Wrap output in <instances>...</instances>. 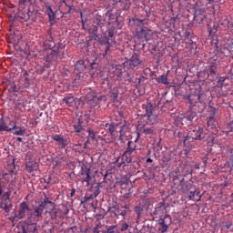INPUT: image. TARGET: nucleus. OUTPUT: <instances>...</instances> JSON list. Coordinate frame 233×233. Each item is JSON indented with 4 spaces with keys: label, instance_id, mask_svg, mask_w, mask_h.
I'll return each instance as SVG.
<instances>
[{
    "label": "nucleus",
    "instance_id": "obj_7",
    "mask_svg": "<svg viewBox=\"0 0 233 233\" xmlns=\"http://www.w3.org/2000/svg\"><path fill=\"white\" fill-rule=\"evenodd\" d=\"M0 207L5 212H10V207H12V201L10 200V191L5 192L1 198Z\"/></svg>",
    "mask_w": 233,
    "mask_h": 233
},
{
    "label": "nucleus",
    "instance_id": "obj_60",
    "mask_svg": "<svg viewBox=\"0 0 233 233\" xmlns=\"http://www.w3.org/2000/svg\"><path fill=\"white\" fill-rule=\"evenodd\" d=\"M137 139H139V133H137V139L135 140V143H137Z\"/></svg>",
    "mask_w": 233,
    "mask_h": 233
},
{
    "label": "nucleus",
    "instance_id": "obj_29",
    "mask_svg": "<svg viewBox=\"0 0 233 233\" xmlns=\"http://www.w3.org/2000/svg\"><path fill=\"white\" fill-rule=\"evenodd\" d=\"M87 132H88V137H87V139L88 140H92L94 141V139H96V133L92 130V129H87Z\"/></svg>",
    "mask_w": 233,
    "mask_h": 233
},
{
    "label": "nucleus",
    "instance_id": "obj_17",
    "mask_svg": "<svg viewBox=\"0 0 233 233\" xmlns=\"http://www.w3.org/2000/svg\"><path fill=\"white\" fill-rule=\"evenodd\" d=\"M46 14L48 15L49 21H56V13H54V10H52V7L50 5L46 6Z\"/></svg>",
    "mask_w": 233,
    "mask_h": 233
},
{
    "label": "nucleus",
    "instance_id": "obj_41",
    "mask_svg": "<svg viewBox=\"0 0 233 233\" xmlns=\"http://www.w3.org/2000/svg\"><path fill=\"white\" fill-rule=\"evenodd\" d=\"M75 130L76 132H81V130H83V127H81V125L75 126Z\"/></svg>",
    "mask_w": 233,
    "mask_h": 233
},
{
    "label": "nucleus",
    "instance_id": "obj_61",
    "mask_svg": "<svg viewBox=\"0 0 233 233\" xmlns=\"http://www.w3.org/2000/svg\"><path fill=\"white\" fill-rule=\"evenodd\" d=\"M140 34H145L144 29H141Z\"/></svg>",
    "mask_w": 233,
    "mask_h": 233
},
{
    "label": "nucleus",
    "instance_id": "obj_9",
    "mask_svg": "<svg viewBox=\"0 0 233 233\" xmlns=\"http://www.w3.org/2000/svg\"><path fill=\"white\" fill-rule=\"evenodd\" d=\"M9 127H12L14 136H25V127H17V122L9 121Z\"/></svg>",
    "mask_w": 233,
    "mask_h": 233
},
{
    "label": "nucleus",
    "instance_id": "obj_58",
    "mask_svg": "<svg viewBox=\"0 0 233 233\" xmlns=\"http://www.w3.org/2000/svg\"><path fill=\"white\" fill-rule=\"evenodd\" d=\"M200 22L199 23H203V19H205V16H199Z\"/></svg>",
    "mask_w": 233,
    "mask_h": 233
},
{
    "label": "nucleus",
    "instance_id": "obj_56",
    "mask_svg": "<svg viewBox=\"0 0 233 233\" xmlns=\"http://www.w3.org/2000/svg\"><path fill=\"white\" fill-rule=\"evenodd\" d=\"M230 161L233 163V153H231L230 157H229Z\"/></svg>",
    "mask_w": 233,
    "mask_h": 233
},
{
    "label": "nucleus",
    "instance_id": "obj_42",
    "mask_svg": "<svg viewBox=\"0 0 233 233\" xmlns=\"http://www.w3.org/2000/svg\"><path fill=\"white\" fill-rule=\"evenodd\" d=\"M15 168V167L14 166V164L9 165V174H13Z\"/></svg>",
    "mask_w": 233,
    "mask_h": 233
},
{
    "label": "nucleus",
    "instance_id": "obj_30",
    "mask_svg": "<svg viewBox=\"0 0 233 233\" xmlns=\"http://www.w3.org/2000/svg\"><path fill=\"white\" fill-rule=\"evenodd\" d=\"M226 48H228V50H233V38L228 39Z\"/></svg>",
    "mask_w": 233,
    "mask_h": 233
},
{
    "label": "nucleus",
    "instance_id": "obj_12",
    "mask_svg": "<svg viewBox=\"0 0 233 233\" xmlns=\"http://www.w3.org/2000/svg\"><path fill=\"white\" fill-rule=\"evenodd\" d=\"M190 201H201V192L199 189H195L194 191H190L187 196Z\"/></svg>",
    "mask_w": 233,
    "mask_h": 233
},
{
    "label": "nucleus",
    "instance_id": "obj_64",
    "mask_svg": "<svg viewBox=\"0 0 233 233\" xmlns=\"http://www.w3.org/2000/svg\"><path fill=\"white\" fill-rule=\"evenodd\" d=\"M114 97H117V94H115V95H114Z\"/></svg>",
    "mask_w": 233,
    "mask_h": 233
},
{
    "label": "nucleus",
    "instance_id": "obj_18",
    "mask_svg": "<svg viewBox=\"0 0 233 233\" xmlns=\"http://www.w3.org/2000/svg\"><path fill=\"white\" fill-rule=\"evenodd\" d=\"M86 148V143H85L84 145L76 144L74 146V149L76 150V152H79V154H83Z\"/></svg>",
    "mask_w": 233,
    "mask_h": 233
},
{
    "label": "nucleus",
    "instance_id": "obj_10",
    "mask_svg": "<svg viewBox=\"0 0 233 233\" xmlns=\"http://www.w3.org/2000/svg\"><path fill=\"white\" fill-rule=\"evenodd\" d=\"M21 231L19 233H34L37 228V224L31 219V224L27 225L26 228L21 226Z\"/></svg>",
    "mask_w": 233,
    "mask_h": 233
},
{
    "label": "nucleus",
    "instance_id": "obj_39",
    "mask_svg": "<svg viewBox=\"0 0 233 233\" xmlns=\"http://www.w3.org/2000/svg\"><path fill=\"white\" fill-rule=\"evenodd\" d=\"M230 227H232V223L225 224V225L222 227V230H228V228H230Z\"/></svg>",
    "mask_w": 233,
    "mask_h": 233
},
{
    "label": "nucleus",
    "instance_id": "obj_37",
    "mask_svg": "<svg viewBox=\"0 0 233 233\" xmlns=\"http://www.w3.org/2000/svg\"><path fill=\"white\" fill-rule=\"evenodd\" d=\"M80 17H81L82 26L83 28H85V23H86V19H85V17L83 16V12H80Z\"/></svg>",
    "mask_w": 233,
    "mask_h": 233
},
{
    "label": "nucleus",
    "instance_id": "obj_1",
    "mask_svg": "<svg viewBox=\"0 0 233 233\" xmlns=\"http://www.w3.org/2000/svg\"><path fill=\"white\" fill-rule=\"evenodd\" d=\"M48 206L54 207V204L48 199V197H45L42 201L38 202V205L35 208L33 213H31L30 219L37 223V221L42 219L43 212H45L46 208H48Z\"/></svg>",
    "mask_w": 233,
    "mask_h": 233
},
{
    "label": "nucleus",
    "instance_id": "obj_25",
    "mask_svg": "<svg viewBox=\"0 0 233 233\" xmlns=\"http://www.w3.org/2000/svg\"><path fill=\"white\" fill-rule=\"evenodd\" d=\"M19 19L22 21H29L30 20V14L28 12L22 13L19 15Z\"/></svg>",
    "mask_w": 233,
    "mask_h": 233
},
{
    "label": "nucleus",
    "instance_id": "obj_35",
    "mask_svg": "<svg viewBox=\"0 0 233 233\" xmlns=\"http://www.w3.org/2000/svg\"><path fill=\"white\" fill-rule=\"evenodd\" d=\"M191 54H197L198 52V45L196 43L192 42L191 43Z\"/></svg>",
    "mask_w": 233,
    "mask_h": 233
},
{
    "label": "nucleus",
    "instance_id": "obj_36",
    "mask_svg": "<svg viewBox=\"0 0 233 233\" xmlns=\"http://www.w3.org/2000/svg\"><path fill=\"white\" fill-rule=\"evenodd\" d=\"M135 211H136V213L137 214V216H138V218H139V216H141V212H143V208H141V207H136V208H135Z\"/></svg>",
    "mask_w": 233,
    "mask_h": 233
},
{
    "label": "nucleus",
    "instance_id": "obj_52",
    "mask_svg": "<svg viewBox=\"0 0 233 233\" xmlns=\"http://www.w3.org/2000/svg\"><path fill=\"white\" fill-rule=\"evenodd\" d=\"M209 5H214L216 3V0H208Z\"/></svg>",
    "mask_w": 233,
    "mask_h": 233
},
{
    "label": "nucleus",
    "instance_id": "obj_27",
    "mask_svg": "<svg viewBox=\"0 0 233 233\" xmlns=\"http://www.w3.org/2000/svg\"><path fill=\"white\" fill-rule=\"evenodd\" d=\"M24 77H25V87L30 86V78L28 75V71L24 72Z\"/></svg>",
    "mask_w": 233,
    "mask_h": 233
},
{
    "label": "nucleus",
    "instance_id": "obj_34",
    "mask_svg": "<svg viewBox=\"0 0 233 233\" xmlns=\"http://www.w3.org/2000/svg\"><path fill=\"white\" fill-rule=\"evenodd\" d=\"M227 79H228V76H220L218 78V85H219V86H223V83H225Z\"/></svg>",
    "mask_w": 233,
    "mask_h": 233
},
{
    "label": "nucleus",
    "instance_id": "obj_53",
    "mask_svg": "<svg viewBox=\"0 0 233 233\" xmlns=\"http://www.w3.org/2000/svg\"><path fill=\"white\" fill-rule=\"evenodd\" d=\"M153 161H154V160H153L152 158H147V163H153Z\"/></svg>",
    "mask_w": 233,
    "mask_h": 233
},
{
    "label": "nucleus",
    "instance_id": "obj_48",
    "mask_svg": "<svg viewBox=\"0 0 233 233\" xmlns=\"http://www.w3.org/2000/svg\"><path fill=\"white\" fill-rule=\"evenodd\" d=\"M120 216H122L123 218H125L127 216V210H123L121 213H120Z\"/></svg>",
    "mask_w": 233,
    "mask_h": 233
},
{
    "label": "nucleus",
    "instance_id": "obj_62",
    "mask_svg": "<svg viewBox=\"0 0 233 233\" xmlns=\"http://www.w3.org/2000/svg\"><path fill=\"white\" fill-rule=\"evenodd\" d=\"M74 194H76V191H72V192H71V196H72V197L74 196Z\"/></svg>",
    "mask_w": 233,
    "mask_h": 233
},
{
    "label": "nucleus",
    "instance_id": "obj_22",
    "mask_svg": "<svg viewBox=\"0 0 233 233\" xmlns=\"http://www.w3.org/2000/svg\"><path fill=\"white\" fill-rule=\"evenodd\" d=\"M142 134H145L146 136H152V134H154V129L152 127H147V126H144L142 128Z\"/></svg>",
    "mask_w": 233,
    "mask_h": 233
},
{
    "label": "nucleus",
    "instance_id": "obj_21",
    "mask_svg": "<svg viewBox=\"0 0 233 233\" xmlns=\"http://www.w3.org/2000/svg\"><path fill=\"white\" fill-rule=\"evenodd\" d=\"M0 132H12V126H6L5 122L0 124Z\"/></svg>",
    "mask_w": 233,
    "mask_h": 233
},
{
    "label": "nucleus",
    "instance_id": "obj_44",
    "mask_svg": "<svg viewBox=\"0 0 233 233\" xmlns=\"http://www.w3.org/2000/svg\"><path fill=\"white\" fill-rule=\"evenodd\" d=\"M93 232H94V233H99V226H96V227L93 228Z\"/></svg>",
    "mask_w": 233,
    "mask_h": 233
},
{
    "label": "nucleus",
    "instance_id": "obj_33",
    "mask_svg": "<svg viewBox=\"0 0 233 233\" xmlns=\"http://www.w3.org/2000/svg\"><path fill=\"white\" fill-rule=\"evenodd\" d=\"M114 32H116L115 27H111L106 30L107 37H114Z\"/></svg>",
    "mask_w": 233,
    "mask_h": 233
},
{
    "label": "nucleus",
    "instance_id": "obj_46",
    "mask_svg": "<svg viewBox=\"0 0 233 233\" xmlns=\"http://www.w3.org/2000/svg\"><path fill=\"white\" fill-rule=\"evenodd\" d=\"M92 101L94 102L93 106H96L97 105V98L96 96H93V100Z\"/></svg>",
    "mask_w": 233,
    "mask_h": 233
},
{
    "label": "nucleus",
    "instance_id": "obj_8",
    "mask_svg": "<svg viewBox=\"0 0 233 233\" xmlns=\"http://www.w3.org/2000/svg\"><path fill=\"white\" fill-rule=\"evenodd\" d=\"M61 59H63V53L59 50H52L46 56L47 63H56V61H61Z\"/></svg>",
    "mask_w": 233,
    "mask_h": 233
},
{
    "label": "nucleus",
    "instance_id": "obj_19",
    "mask_svg": "<svg viewBox=\"0 0 233 233\" xmlns=\"http://www.w3.org/2000/svg\"><path fill=\"white\" fill-rule=\"evenodd\" d=\"M158 225H161V232L162 233H165L168 230V225H167L165 218H159Z\"/></svg>",
    "mask_w": 233,
    "mask_h": 233
},
{
    "label": "nucleus",
    "instance_id": "obj_31",
    "mask_svg": "<svg viewBox=\"0 0 233 233\" xmlns=\"http://www.w3.org/2000/svg\"><path fill=\"white\" fill-rule=\"evenodd\" d=\"M196 117V113L195 112H189L185 118L187 121H192Z\"/></svg>",
    "mask_w": 233,
    "mask_h": 233
},
{
    "label": "nucleus",
    "instance_id": "obj_6",
    "mask_svg": "<svg viewBox=\"0 0 233 233\" xmlns=\"http://www.w3.org/2000/svg\"><path fill=\"white\" fill-rule=\"evenodd\" d=\"M81 183H86V187L90 186V181H92V171L88 167H82L80 175Z\"/></svg>",
    "mask_w": 233,
    "mask_h": 233
},
{
    "label": "nucleus",
    "instance_id": "obj_32",
    "mask_svg": "<svg viewBox=\"0 0 233 233\" xmlns=\"http://www.w3.org/2000/svg\"><path fill=\"white\" fill-rule=\"evenodd\" d=\"M116 228H117V226H109L107 228L106 233H117V230H116Z\"/></svg>",
    "mask_w": 233,
    "mask_h": 233
},
{
    "label": "nucleus",
    "instance_id": "obj_13",
    "mask_svg": "<svg viewBox=\"0 0 233 233\" xmlns=\"http://www.w3.org/2000/svg\"><path fill=\"white\" fill-rule=\"evenodd\" d=\"M216 109H212L211 114L208 118V128H214L216 127Z\"/></svg>",
    "mask_w": 233,
    "mask_h": 233
},
{
    "label": "nucleus",
    "instance_id": "obj_63",
    "mask_svg": "<svg viewBox=\"0 0 233 233\" xmlns=\"http://www.w3.org/2000/svg\"><path fill=\"white\" fill-rule=\"evenodd\" d=\"M90 199V197L86 198V201H88Z\"/></svg>",
    "mask_w": 233,
    "mask_h": 233
},
{
    "label": "nucleus",
    "instance_id": "obj_5",
    "mask_svg": "<svg viewBox=\"0 0 233 233\" xmlns=\"http://www.w3.org/2000/svg\"><path fill=\"white\" fill-rule=\"evenodd\" d=\"M106 128L109 130L110 135L112 137H119L120 141H123V129H119V126H114L112 124H106ZM119 130V131H117Z\"/></svg>",
    "mask_w": 233,
    "mask_h": 233
},
{
    "label": "nucleus",
    "instance_id": "obj_47",
    "mask_svg": "<svg viewBox=\"0 0 233 233\" xmlns=\"http://www.w3.org/2000/svg\"><path fill=\"white\" fill-rule=\"evenodd\" d=\"M133 21H137V23H140V25H143L145 20H140V19H133Z\"/></svg>",
    "mask_w": 233,
    "mask_h": 233
},
{
    "label": "nucleus",
    "instance_id": "obj_28",
    "mask_svg": "<svg viewBox=\"0 0 233 233\" xmlns=\"http://www.w3.org/2000/svg\"><path fill=\"white\" fill-rule=\"evenodd\" d=\"M216 70H218V66L216 64H210L209 66V73L213 76H216Z\"/></svg>",
    "mask_w": 233,
    "mask_h": 233
},
{
    "label": "nucleus",
    "instance_id": "obj_49",
    "mask_svg": "<svg viewBox=\"0 0 233 233\" xmlns=\"http://www.w3.org/2000/svg\"><path fill=\"white\" fill-rule=\"evenodd\" d=\"M20 117H21V115H15V121H17L18 119H20Z\"/></svg>",
    "mask_w": 233,
    "mask_h": 233
},
{
    "label": "nucleus",
    "instance_id": "obj_55",
    "mask_svg": "<svg viewBox=\"0 0 233 233\" xmlns=\"http://www.w3.org/2000/svg\"><path fill=\"white\" fill-rule=\"evenodd\" d=\"M106 176H108V173H106L105 175H104V183H105V181H106Z\"/></svg>",
    "mask_w": 233,
    "mask_h": 233
},
{
    "label": "nucleus",
    "instance_id": "obj_45",
    "mask_svg": "<svg viewBox=\"0 0 233 233\" xmlns=\"http://www.w3.org/2000/svg\"><path fill=\"white\" fill-rule=\"evenodd\" d=\"M143 81H145V76H140L138 78V85H141V83H143Z\"/></svg>",
    "mask_w": 233,
    "mask_h": 233
},
{
    "label": "nucleus",
    "instance_id": "obj_20",
    "mask_svg": "<svg viewBox=\"0 0 233 233\" xmlns=\"http://www.w3.org/2000/svg\"><path fill=\"white\" fill-rule=\"evenodd\" d=\"M75 69L78 70V72H83L85 70V61L84 60H79L76 62L75 65Z\"/></svg>",
    "mask_w": 233,
    "mask_h": 233
},
{
    "label": "nucleus",
    "instance_id": "obj_3",
    "mask_svg": "<svg viewBox=\"0 0 233 233\" xmlns=\"http://www.w3.org/2000/svg\"><path fill=\"white\" fill-rule=\"evenodd\" d=\"M157 108L152 105V103H147L146 106V115L144 117L147 118V125H154L157 122V112L156 111Z\"/></svg>",
    "mask_w": 233,
    "mask_h": 233
},
{
    "label": "nucleus",
    "instance_id": "obj_26",
    "mask_svg": "<svg viewBox=\"0 0 233 233\" xmlns=\"http://www.w3.org/2000/svg\"><path fill=\"white\" fill-rule=\"evenodd\" d=\"M209 35L211 37H214L216 34L218 33V25L214 24L212 28L208 30Z\"/></svg>",
    "mask_w": 233,
    "mask_h": 233
},
{
    "label": "nucleus",
    "instance_id": "obj_40",
    "mask_svg": "<svg viewBox=\"0 0 233 233\" xmlns=\"http://www.w3.org/2000/svg\"><path fill=\"white\" fill-rule=\"evenodd\" d=\"M57 212H58V210L57 209H54V210H52L51 211V217L52 218H57Z\"/></svg>",
    "mask_w": 233,
    "mask_h": 233
},
{
    "label": "nucleus",
    "instance_id": "obj_23",
    "mask_svg": "<svg viewBox=\"0 0 233 233\" xmlns=\"http://www.w3.org/2000/svg\"><path fill=\"white\" fill-rule=\"evenodd\" d=\"M64 101L67 106H74V96H66L64 98Z\"/></svg>",
    "mask_w": 233,
    "mask_h": 233
},
{
    "label": "nucleus",
    "instance_id": "obj_38",
    "mask_svg": "<svg viewBox=\"0 0 233 233\" xmlns=\"http://www.w3.org/2000/svg\"><path fill=\"white\" fill-rule=\"evenodd\" d=\"M108 50H110V42H108V40H106V53L104 56H106V54H108Z\"/></svg>",
    "mask_w": 233,
    "mask_h": 233
},
{
    "label": "nucleus",
    "instance_id": "obj_14",
    "mask_svg": "<svg viewBox=\"0 0 233 233\" xmlns=\"http://www.w3.org/2000/svg\"><path fill=\"white\" fill-rule=\"evenodd\" d=\"M25 169L29 174H32V172L39 170V164L37 162H29L25 164Z\"/></svg>",
    "mask_w": 233,
    "mask_h": 233
},
{
    "label": "nucleus",
    "instance_id": "obj_54",
    "mask_svg": "<svg viewBox=\"0 0 233 233\" xmlns=\"http://www.w3.org/2000/svg\"><path fill=\"white\" fill-rule=\"evenodd\" d=\"M16 141H18L19 143L23 142V138L22 137H17Z\"/></svg>",
    "mask_w": 233,
    "mask_h": 233
},
{
    "label": "nucleus",
    "instance_id": "obj_57",
    "mask_svg": "<svg viewBox=\"0 0 233 233\" xmlns=\"http://www.w3.org/2000/svg\"><path fill=\"white\" fill-rule=\"evenodd\" d=\"M126 161H127V163H130L132 161V158L127 157Z\"/></svg>",
    "mask_w": 233,
    "mask_h": 233
},
{
    "label": "nucleus",
    "instance_id": "obj_43",
    "mask_svg": "<svg viewBox=\"0 0 233 233\" xmlns=\"http://www.w3.org/2000/svg\"><path fill=\"white\" fill-rule=\"evenodd\" d=\"M127 229H128V224L124 223L123 226H122L121 230L124 231V230H127Z\"/></svg>",
    "mask_w": 233,
    "mask_h": 233
},
{
    "label": "nucleus",
    "instance_id": "obj_59",
    "mask_svg": "<svg viewBox=\"0 0 233 233\" xmlns=\"http://www.w3.org/2000/svg\"><path fill=\"white\" fill-rule=\"evenodd\" d=\"M118 185H121V186H123L124 184H125V182H123V181H118V182H116Z\"/></svg>",
    "mask_w": 233,
    "mask_h": 233
},
{
    "label": "nucleus",
    "instance_id": "obj_16",
    "mask_svg": "<svg viewBox=\"0 0 233 233\" xmlns=\"http://www.w3.org/2000/svg\"><path fill=\"white\" fill-rule=\"evenodd\" d=\"M54 141H56L59 143V145L62 147V148H65L66 147V140L65 139V137L61 135H55L53 137Z\"/></svg>",
    "mask_w": 233,
    "mask_h": 233
},
{
    "label": "nucleus",
    "instance_id": "obj_15",
    "mask_svg": "<svg viewBox=\"0 0 233 233\" xmlns=\"http://www.w3.org/2000/svg\"><path fill=\"white\" fill-rule=\"evenodd\" d=\"M134 150H136V146L134 145V142L128 141L127 148L122 157L123 159H125V157H127V156H130V154H132V152H134Z\"/></svg>",
    "mask_w": 233,
    "mask_h": 233
},
{
    "label": "nucleus",
    "instance_id": "obj_11",
    "mask_svg": "<svg viewBox=\"0 0 233 233\" xmlns=\"http://www.w3.org/2000/svg\"><path fill=\"white\" fill-rule=\"evenodd\" d=\"M28 210H30V208H28V204H26V202H22L20 204V209L18 210V214L16 215V218L18 219H23V218L26 216V213L28 212Z\"/></svg>",
    "mask_w": 233,
    "mask_h": 233
},
{
    "label": "nucleus",
    "instance_id": "obj_4",
    "mask_svg": "<svg viewBox=\"0 0 233 233\" xmlns=\"http://www.w3.org/2000/svg\"><path fill=\"white\" fill-rule=\"evenodd\" d=\"M124 65L125 66H127L129 70H134V68H137V66L141 65V58H139V55L134 53L129 59H126Z\"/></svg>",
    "mask_w": 233,
    "mask_h": 233
},
{
    "label": "nucleus",
    "instance_id": "obj_24",
    "mask_svg": "<svg viewBox=\"0 0 233 233\" xmlns=\"http://www.w3.org/2000/svg\"><path fill=\"white\" fill-rule=\"evenodd\" d=\"M158 83H162V85H168V76L162 75L158 77Z\"/></svg>",
    "mask_w": 233,
    "mask_h": 233
},
{
    "label": "nucleus",
    "instance_id": "obj_50",
    "mask_svg": "<svg viewBox=\"0 0 233 233\" xmlns=\"http://www.w3.org/2000/svg\"><path fill=\"white\" fill-rule=\"evenodd\" d=\"M96 23H97L98 25H103V22H101V20H99V18H96Z\"/></svg>",
    "mask_w": 233,
    "mask_h": 233
},
{
    "label": "nucleus",
    "instance_id": "obj_2",
    "mask_svg": "<svg viewBox=\"0 0 233 233\" xmlns=\"http://www.w3.org/2000/svg\"><path fill=\"white\" fill-rule=\"evenodd\" d=\"M204 130L201 127H195L193 129L188 131L187 136L185 137L183 144L185 147L190 143V141H199L201 139V135L203 134Z\"/></svg>",
    "mask_w": 233,
    "mask_h": 233
},
{
    "label": "nucleus",
    "instance_id": "obj_51",
    "mask_svg": "<svg viewBox=\"0 0 233 233\" xmlns=\"http://www.w3.org/2000/svg\"><path fill=\"white\" fill-rule=\"evenodd\" d=\"M97 196H99V189H97L96 191H95V198H97Z\"/></svg>",
    "mask_w": 233,
    "mask_h": 233
}]
</instances>
